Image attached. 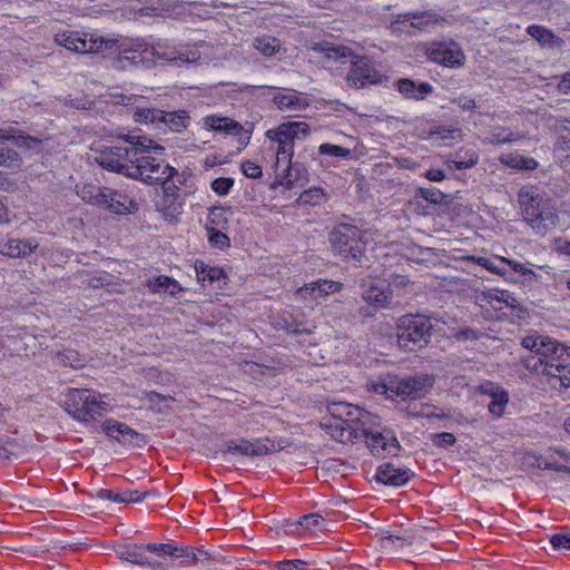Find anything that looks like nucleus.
Returning <instances> with one entry per match:
<instances>
[{"label":"nucleus","instance_id":"nucleus-1","mask_svg":"<svg viewBox=\"0 0 570 570\" xmlns=\"http://www.w3.org/2000/svg\"><path fill=\"white\" fill-rule=\"evenodd\" d=\"M129 40V43L120 42L118 38H55V40L66 49L77 53H102L105 56L118 55L121 63L147 65L154 61V58L174 62L176 65L190 63L199 59L197 51L183 52L176 49H163L148 47L147 43L135 38H122ZM126 65H124L125 67Z\"/></svg>","mask_w":570,"mask_h":570},{"label":"nucleus","instance_id":"nucleus-2","mask_svg":"<svg viewBox=\"0 0 570 570\" xmlns=\"http://www.w3.org/2000/svg\"><path fill=\"white\" fill-rule=\"evenodd\" d=\"M521 344L531 352L523 358L527 370L547 376V383L560 392L570 389V347L542 335H528Z\"/></svg>","mask_w":570,"mask_h":570},{"label":"nucleus","instance_id":"nucleus-3","mask_svg":"<svg viewBox=\"0 0 570 570\" xmlns=\"http://www.w3.org/2000/svg\"><path fill=\"white\" fill-rule=\"evenodd\" d=\"M309 126L304 121L283 122L276 128L268 129L266 137L277 144L275 161V184L285 189L304 186L308 181V170L302 163H292L294 140L305 138Z\"/></svg>","mask_w":570,"mask_h":570},{"label":"nucleus","instance_id":"nucleus-4","mask_svg":"<svg viewBox=\"0 0 570 570\" xmlns=\"http://www.w3.org/2000/svg\"><path fill=\"white\" fill-rule=\"evenodd\" d=\"M125 142L139 145L135 163L130 166V178L138 179L147 185L171 184V178L177 175L176 168L167 161L158 158L165 148L146 136L126 135Z\"/></svg>","mask_w":570,"mask_h":570},{"label":"nucleus","instance_id":"nucleus-5","mask_svg":"<svg viewBox=\"0 0 570 570\" xmlns=\"http://www.w3.org/2000/svg\"><path fill=\"white\" fill-rule=\"evenodd\" d=\"M518 200L524 222L539 235L557 224L553 200L539 187L524 186L518 193Z\"/></svg>","mask_w":570,"mask_h":570},{"label":"nucleus","instance_id":"nucleus-6","mask_svg":"<svg viewBox=\"0 0 570 570\" xmlns=\"http://www.w3.org/2000/svg\"><path fill=\"white\" fill-rule=\"evenodd\" d=\"M315 50L321 51L327 59L345 62L351 61L352 67L347 73L346 81L351 87L364 88L368 85L380 83L382 75L374 63L366 57H358L345 46H334L330 42L317 43Z\"/></svg>","mask_w":570,"mask_h":570},{"label":"nucleus","instance_id":"nucleus-7","mask_svg":"<svg viewBox=\"0 0 570 570\" xmlns=\"http://www.w3.org/2000/svg\"><path fill=\"white\" fill-rule=\"evenodd\" d=\"M107 396L88 389H69L65 401V410L80 422H92L109 411Z\"/></svg>","mask_w":570,"mask_h":570},{"label":"nucleus","instance_id":"nucleus-8","mask_svg":"<svg viewBox=\"0 0 570 570\" xmlns=\"http://www.w3.org/2000/svg\"><path fill=\"white\" fill-rule=\"evenodd\" d=\"M333 249L344 257L361 261L370 234L351 224L337 225L331 234Z\"/></svg>","mask_w":570,"mask_h":570},{"label":"nucleus","instance_id":"nucleus-9","mask_svg":"<svg viewBox=\"0 0 570 570\" xmlns=\"http://www.w3.org/2000/svg\"><path fill=\"white\" fill-rule=\"evenodd\" d=\"M432 324L422 315H404L397 323V342L404 350L426 345L431 337Z\"/></svg>","mask_w":570,"mask_h":570},{"label":"nucleus","instance_id":"nucleus-10","mask_svg":"<svg viewBox=\"0 0 570 570\" xmlns=\"http://www.w3.org/2000/svg\"><path fill=\"white\" fill-rule=\"evenodd\" d=\"M126 144L127 145L125 146L116 145L106 148L96 158L97 163L105 169L121 173L130 177V166H132L135 163L139 145L129 142Z\"/></svg>","mask_w":570,"mask_h":570},{"label":"nucleus","instance_id":"nucleus-11","mask_svg":"<svg viewBox=\"0 0 570 570\" xmlns=\"http://www.w3.org/2000/svg\"><path fill=\"white\" fill-rule=\"evenodd\" d=\"M379 419L368 424H362L358 439H365L367 446L374 455H395L400 449L399 442L391 431L375 429Z\"/></svg>","mask_w":570,"mask_h":570},{"label":"nucleus","instance_id":"nucleus-12","mask_svg":"<svg viewBox=\"0 0 570 570\" xmlns=\"http://www.w3.org/2000/svg\"><path fill=\"white\" fill-rule=\"evenodd\" d=\"M39 246L36 238H17L10 233H0V255L9 258H23L32 254Z\"/></svg>","mask_w":570,"mask_h":570},{"label":"nucleus","instance_id":"nucleus-13","mask_svg":"<svg viewBox=\"0 0 570 570\" xmlns=\"http://www.w3.org/2000/svg\"><path fill=\"white\" fill-rule=\"evenodd\" d=\"M157 210L160 212L165 219L176 220L183 212V197L178 187L171 184H165L163 194L156 200Z\"/></svg>","mask_w":570,"mask_h":570},{"label":"nucleus","instance_id":"nucleus-14","mask_svg":"<svg viewBox=\"0 0 570 570\" xmlns=\"http://www.w3.org/2000/svg\"><path fill=\"white\" fill-rule=\"evenodd\" d=\"M434 379L430 375H417L403 379L396 383L395 393L403 399H422L432 389Z\"/></svg>","mask_w":570,"mask_h":570},{"label":"nucleus","instance_id":"nucleus-15","mask_svg":"<svg viewBox=\"0 0 570 570\" xmlns=\"http://www.w3.org/2000/svg\"><path fill=\"white\" fill-rule=\"evenodd\" d=\"M330 417L341 419L346 423L368 424L375 420V416L367 411L360 409L351 403L333 402L327 406Z\"/></svg>","mask_w":570,"mask_h":570},{"label":"nucleus","instance_id":"nucleus-16","mask_svg":"<svg viewBox=\"0 0 570 570\" xmlns=\"http://www.w3.org/2000/svg\"><path fill=\"white\" fill-rule=\"evenodd\" d=\"M119 559L138 564L146 566L153 570H164L167 564L163 561L153 560L145 554V544H122L116 549Z\"/></svg>","mask_w":570,"mask_h":570},{"label":"nucleus","instance_id":"nucleus-17","mask_svg":"<svg viewBox=\"0 0 570 570\" xmlns=\"http://www.w3.org/2000/svg\"><path fill=\"white\" fill-rule=\"evenodd\" d=\"M325 432L341 443L353 442L358 439L362 424L346 423L341 419L330 417L321 423Z\"/></svg>","mask_w":570,"mask_h":570},{"label":"nucleus","instance_id":"nucleus-18","mask_svg":"<svg viewBox=\"0 0 570 570\" xmlns=\"http://www.w3.org/2000/svg\"><path fill=\"white\" fill-rule=\"evenodd\" d=\"M104 432L121 444L140 445L144 436L122 422L108 419L102 424Z\"/></svg>","mask_w":570,"mask_h":570},{"label":"nucleus","instance_id":"nucleus-19","mask_svg":"<svg viewBox=\"0 0 570 570\" xmlns=\"http://www.w3.org/2000/svg\"><path fill=\"white\" fill-rule=\"evenodd\" d=\"M169 4L163 0H150L147 4L134 1L129 4L128 18L148 23L150 18L165 17Z\"/></svg>","mask_w":570,"mask_h":570},{"label":"nucleus","instance_id":"nucleus-20","mask_svg":"<svg viewBox=\"0 0 570 570\" xmlns=\"http://www.w3.org/2000/svg\"><path fill=\"white\" fill-rule=\"evenodd\" d=\"M476 303L482 308H493L495 311H502L504 307L514 306V297L508 291H501L491 288L482 291L475 296Z\"/></svg>","mask_w":570,"mask_h":570},{"label":"nucleus","instance_id":"nucleus-21","mask_svg":"<svg viewBox=\"0 0 570 570\" xmlns=\"http://www.w3.org/2000/svg\"><path fill=\"white\" fill-rule=\"evenodd\" d=\"M101 199V205L115 214H127L137 209V204L129 196L108 187H105Z\"/></svg>","mask_w":570,"mask_h":570},{"label":"nucleus","instance_id":"nucleus-22","mask_svg":"<svg viewBox=\"0 0 570 570\" xmlns=\"http://www.w3.org/2000/svg\"><path fill=\"white\" fill-rule=\"evenodd\" d=\"M342 287L343 285L340 282L321 279L299 287L297 294L304 299H318L340 292Z\"/></svg>","mask_w":570,"mask_h":570},{"label":"nucleus","instance_id":"nucleus-23","mask_svg":"<svg viewBox=\"0 0 570 570\" xmlns=\"http://www.w3.org/2000/svg\"><path fill=\"white\" fill-rule=\"evenodd\" d=\"M429 26L430 20L428 16L411 13L399 17V19L392 23L393 32H404L407 35H411L416 30L422 32H432V30L429 29Z\"/></svg>","mask_w":570,"mask_h":570},{"label":"nucleus","instance_id":"nucleus-24","mask_svg":"<svg viewBox=\"0 0 570 570\" xmlns=\"http://www.w3.org/2000/svg\"><path fill=\"white\" fill-rule=\"evenodd\" d=\"M430 59L445 67L455 68L463 65L464 55L462 50L455 46L446 47L440 45L431 50Z\"/></svg>","mask_w":570,"mask_h":570},{"label":"nucleus","instance_id":"nucleus-25","mask_svg":"<svg viewBox=\"0 0 570 570\" xmlns=\"http://www.w3.org/2000/svg\"><path fill=\"white\" fill-rule=\"evenodd\" d=\"M413 473L409 469H401L394 466L392 463H386L377 469V480L384 484L401 487L407 483Z\"/></svg>","mask_w":570,"mask_h":570},{"label":"nucleus","instance_id":"nucleus-26","mask_svg":"<svg viewBox=\"0 0 570 570\" xmlns=\"http://www.w3.org/2000/svg\"><path fill=\"white\" fill-rule=\"evenodd\" d=\"M273 101L281 110L301 111L308 107L307 98L293 89L277 92Z\"/></svg>","mask_w":570,"mask_h":570},{"label":"nucleus","instance_id":"nucleus-27","mask_svg":"<svg viewBox=\"0 0 570 570\" xmlns=\"http://www.w3.org/2000/svg\"><path fill=\"white\" fill-rule=\"evenodd\" d=\"M227 452L239 453L249 456H261L267 454L269 452V448L265 442L261 440L252 442L242 439L238 441H229L227 443Z\"/></svg>","mask_w":570,"mask_h":570},{"label":"nucleus","instance_id":"nucleus-28","mask_svg":"<svg viewBox=\"0 0 570 570\" xmlns=\"http://www.w3.org/2000/svg\"><path fill=\"white\" fill-rule=\"evenodd\" d=\"M396 88L404 98L414 100H423L433 91V87L429 82H420L416 85L409 78L397 80Z\"/></svg>","mask_w":570,"mask_h":570},{"label":"nucleus","instance_id":"nucleus-29","mask_svg":"<svg viewBox=\"0 0 570 570\" xmlns=\"http://www.w3.org/2000/svg\"><path fill=\"white\" fill-rule=\"evenodd\" d=\"M471 261L476 263L479 266H482L487 271L497 274L503 277L507 282L515 283L517 278L513 276L512 272L505 267L503 256H494L492 258L489 257H471Z\"/></svg>","mask_w":570,"mask_h":570},{"label":"nucleus","instance_id":"nucleus-30","mask_svg":"<svg viewBox=\"0 0 570 570\" xmlns=\"http://www.w3.org/2000/svg\"><path fill=\"white\" fill-rule=\"evenodd\" d=\"M204 126L207 129L230 134V135H239L243 130V127L239 122L222 116L209 115L203 118Z\"/></svg>","mask_w":570,"mask_h":570},{"label":"nucleus","instance_id":"nucleus-31","mask_svg":"<svg viewBox=\"0 0 570 570\" xmlns=\"http://www.w3.org/2000/svg\"><path fill=\"white\" fill-rule=\"evenodd\" d=\"M543 465L549 470L570 473V453L556 449L544 459Z\"/></svg>","mask_w":570,"mask_h":570},{"label":"nucleus","instance_id":"nucleus-32","mask_svg":"<svg viewBox=\"0 0 570 570\" xmlns=\"http://www.w3.org/2000/svg\"><path fill=\"white\" fill-rule=\"evenodd\" d=\"M161 124L169 128L171 131L180 132L186 129L190 124V117L186 110L178 111H164Z\"/></svg>","mask_w":570,"mask_h":570},{"label":"nucleus","instance_id":"nucleus-33","mask_svg":"<svg viewBox=\"0 0 570 570\" xmlns=\"http://www.w3.org/2000/svg\"><path fill=\"white\" fill-rule=\"evenodd\" d=\"M507 268H509L513 276L517 278V282L522 283H532L537 279V274L529 267H527L524 264H522L519 261L510 259L504 257V261H502Z\"/></svg>","mask_w":570,"mask_h":570},{"label":"nucleus","instance_id":"nucleus-34","mask_svg":"<svg viewBox=\"0 0 570 570\" xmlns=\"http://www.w3.org/2000/svg\"><path fill=\"white\" fill-rule=\"evenodd\" d=\"M500 161L508 167L515 169L533 170L538 167V161L531 157H524L518 154H505L500 157Z\"/></svg>","mask_w":570,"mask_h":570},{"label":"nucleus","instance_id":"nucleus-35","mask_svg":"<svg viewBox=\"0 0 570 570\" xmlns=\"http://www.w3.org/2000/svg\"><path fill=\"white\" fill-rule=\"evenodd\" d=\"M195 271L197 274L198 282H200L203 285H205V283L212 284L215 281H219L225 276L224 271L222 268L208 266L203 262H196Z\"/></svg>","mask_w":570,"mask_h":570},{"label":"nucleus","instance_id":"nucleus-36","mask_svg":"<svg viewBox=\"0 0 570 570\" xmlns=\"http://www.w3.org/2000/svg\"><path fill=\"white\" fill-rule=\"evenodd\" d=\"M478 155L474 150H460L454 159L449 161V167L458 170L473 167L478 163Z\"/></svg>","mask_w":570,"mask_h":570},{"label":"nucleus","instance_id":"nucleus-37","mask_svg":"<svg viewBox=\"0 0 570 570\" xmlns=\"http://www.w3.org/2000/svg\"><path fill=\"white\" fill-rule=\"evenodd\" d=\"M164 110L156 108H137L134 118L137 122L160 125Z\"/></svg>","mask_w":570,"mask_h":570},{"label":"nucleus","instance_id":"nucleus-38","mask_svg":"<svg viewBox=\"0 0 570 570\" xmlns=\"http://www.w3.org/2000/svg\"><path fill=\"white\" fill-rule=\"evenodd\" d=\"M327 198L328 194L323 188L311 187L299 195L298 200L305 205L318 206L323 204Z\"/></svg>","mask_w":570,"mask_h":570},{"label":"nucleus","instance_id":"nucleus-39","mask_svg":"<svg viewBox=\"0 0 570 570\" xmlns=\"http://www.w3.org/2000/svg\"><path fill=\"white\" fill-rule=\"evenodd\" d=\"M490 394L492 396V400L490 401V403L488 405L489 412L492 415L499 417L503 414V412L505 410V405L509 401V395L505 391L498 390V389L495 392H493L491 390Z\"/></svg>","mask_w":570,"mask_h":570},{"label":"nucleus","instance_id":"nucleus-40","mask_svg":"<svg viewBox=\"0 0 570 570\" xmlns=\"http://www.w3.org/2000/svg\"><path fill=\"white\" fill-rule=\"evenodd\" d=\"M105 187L86 184L78 189V195L86 202L94 205H101Z\"/></svg>","mask_w":570,"mask_h":570},{"label":"nucleus","instance_id":"nucleus-41","mask_svg":"<svg viewBox=\"0 0 570 570\" xmlns=\"http://www.w3.org/2000/svg\"><path fill=\"white\" fill-rule=\"evenodd\" d=\"M363 298L370 304L384 306L389 303L390 293L377 285H372L364 292Z\"/></svg>","mask_w":570,"mask_h":570},{"label":"nucleus","instance_id":"nucleus-42","mask_svg":"<svg viewBox=\"0 0 570 570\" xmlns=\"http://www.w3.org/2000/svg\"><path fill=\"white\" fill-rule=\"evenodd\" d=\"M254 47L265 57H272L281 49L278 38H255Z\"/></svg>","mask_w":570,"mask_h":570},{"label":"nucleus","instance_id":"nucleus-43","mask_svg":"<svg viewBox=\"0 0 570 570\" xmlns=\"http://www.w3.org/2000/svg\"><path fill=\"white\" fill-rule=\"evenodd\" d=\"M155 553L158 557H170L176 559L178 554V546L170 543H148L145 544V552Z\"/></svg>","mask_w":570,"mask_h":570},{"label":"nucleus","instance_id":"nucleus-44","mask_svg":"<svg viewBox=\"0 0 570 570\" xmlns=\"http://www.w3.org/2000/svg\"><path fill=\"white\" fill-rule=\"evenodd\" d=\"M435 256V253L432 248L429 247H421V246H413L409 249L407 257L409 259L417 263H424L429 264L433 262V258Z\"/></svg>","mask_w":570,"mask_h":570},{"label":"nucleus","instance_id":"nucleus-45","mask_svg":"<svg viewBox=\"0 0 570 570\" xmlns=\"http://www.w3.org/2000/svg\"><path fill=\"white\" fill-rule=\"evenodd\" d=\"M208 242L215 248L223 249L229 246V238L226 234L214 226H206Z\"/></svg>","mask_w":570,"mask_h":570},{"label":"nucleus","instance_id":"nucleus-46","mask_svg":"<svg viewBox=\"0 0 570 570\" xmlns=\"http://www.w3.org/2000/svg\"><path fill=\"white\" fill-rule=\"evenodd\" d=\"M318 153L321 155H327L336 158H344L347 159L351 157L352 151L350 149L343 148L337 145H331V144H322L318 147Z\"/></svg>","mask_w":570,"mask_h":570},{"label":"nucleus","instance_id":"nucleus-47","mask_svg":"<svg viewBox=\"0 0 570 570\" xmlns=\"http://www.w3.org/2000/svg\"><path fill=\"white\" fill-rule=\"evenodd\" d=\"M167 282H168V276L159 275V276L149 278L146 282V286L148 287L150 293L166 294L167 289H168Z\"/></svg>","mask_w":570,"mask_h":570},{"label":"nucleus","instance_id":"nucleus-48","mask_svg":"<svg viewBox=\"0 0 570 570\" xmlns=\"http://www.w3.org/2000/svg\"><path fill=\"white\" fill-rule=\"evenodd\" d=\"M220 556L212 554L206 550L198 549L196 556L194 554V563L199 564L204 568L209 567L214 563L220 562Z\"/></svg>","mask_w":570,"mask_h":570},{"label":"nucleus","instance_id":"nucleus-49","mask_svg":"<svg viewBox=\"0 0 570 570\" xmlns=\"http://www.w3.org/2000/svg\"><path fill=\"white\" fill-rule=\"evenodd\" d=\"M20 157L13 149H0V166L19 167Z\"/></svg>","mask_w":570,"mask_h":570},{"label":"nucleus","instance_id":"nucleus-50","mask_svg":"<svg viewBox=\"0 0 570 570\" xmlns=\"http://www.w3.org/2000/svg\"><path fill=\"white\" fill-rule=\"evenodd\" d=\"M233 186L234 179L229 177H219L212 183V189L220 196L227 195Z\"/></svg>","mask_w":570,"mask_h":570},{"label":"nucleus","instance_id":"nucleus-51","mask_svg":"<svg viewBox=\"0 0 570 570\" xmlns=\"http://www.w3.org/2000/svg\"><path fill=\"white\" fill-rule=\"evenodd\" d=\"M323 522H324V519L321 514L311 513V514L303 515L299 519L298 524L307 530H312L314 528H320Z\"/></svg>","mask_w":570,"mask_h":570},{"label":"nucleus","instance_id":"nucleus-52","mask_svg":"<svg viewBox=\"0 0 570 570\" xmlns=\"http://www.w3.org/2000/svg\"><path fill=\"white\" fill-rule=\"evenodd\" d=\"M550 543L554 550H570V533H556L551 535Z\"/></svg>","mask_w":570,"mask_h":570},{"label":"nucleus","instance_id":"nucleus-53","mask_svg":"<svg viewBox=\"0 0 570 570\" xmlns=\"http://www.w3.org/2000/svg\"><path fill=\"white\" fill-rule=\"evenodd\" d=\"M431 440L434 445L443 448L452 446L456 441L455 436L450 432L435 433Z\"/></svg>","mask_w":570,"mask_h":570},{"label":"nucleus","instance_id":"nucleus-54","mask_svg":"<svg viewBox=\"0 0 570 570\" xmlns=\"http://www.w3.org/2000/svg\"><path fill=\"white\" fill-rule=\"evenodd\" d=\"M145 495L146 492L141 493L138 490H127L118 493V503L140 502Z\"/></svg>","mask_w":570,"mask_h":570},{"label":"nucleus","instance_id":"nucleus-55","mask_svg":"<svg viewBox=\"0 0 570 570\" xmlns=\"http://www.w3.org/2000/svg\"><path fill=\"white\" fill-rule=\"evenodd\" d=\"M242 173L248 178H259L262 176V168L254 161L246 160L242 163Z\"/></svg>","mask_w":570,"mask_h":570},{"label":"nucleus","instance_id":"nucleus-56","mask_svg":"<svg viewBox=\"0 0 570 570\" xmlns=\"http://www.w3.org/2000/svg\"><path fill=\"white\" fill-rule=\"evenodd\" d=\"M222 223H226L224 209L217 208V207L210 209V212L208 214L207 226H214L217 228L218 226H220Z\"/></svg>","mask_w":570,"mask_h":570},{"label":"nucleus","instance_id":"nucleus-57","mask_svg":"<svg viewBox=\"0 0 570 570\" xmlns=\"http://www.w3.org/2000/svg\"><path fill=\"white\" fill-rule=\"evenodd\" d=\"M420 196L432 204H439L442 200V193L435 188H420Z\"/></svg>","mask_w":570,"mask_h":570},{"label":"nucleus","instance_id":"nucleus-58","mask_svg":"<svg viewBox=\"0 0 570 570\" xmlns=\"http://www.w3.org/2000/svg\"><path fill=\"white\" fill-rule=\"evenodd\" d=\"M306 562L299 559L296 560H283L277 562V568L281 570H304Z\"/></svg>","mask_w":570,"mask_h":570},{"label":"nucleus","instance_id":"nucleus-59","mask_svg":"<svg viewBox=\"0 0 570 570\" xmlns=\"http://www.w3.org/2000/svg\"><path fill=\"white\" fill-rule=\"evenodd\" d=\"M21 139H24V137L17 136V130L14 128H0V144L7 140H16V144L20 145Z\"/></svg>","mask_w":570,"mask_h":570},{"label":"nucleus","instance_id":"nucleus-60","mask_svg":"<svg viewBox=\"0 0 570 570\" xmlns=\"http://www.w3.org/2000/svg\"><path fill=\"white\" fill-rule=\"evenodd\" d=\"M198 552V549L180 546L178 547V554L176 559L184 558L188 564L194 563V554Z\"/></svg>","mask_w":570,"mask_h":570},{"label":"nucleus","instance_id":"nucleus-61","mask_svg":"<svg viewBox=\"0 0 570 570\" xmlns=\"http://www.w3.org/2000/svg\"><path fill=\"white\" fill-rule=\"evenodd\" d=\"M452 101L462 110H472L476 107L475 100L469 96H460L454 98Z\"/></svg>","mask_w":570,"mask_h":570},{"label":"nucleus","instance_id":"nucleus-62","mask_svg":"<svg viewBox=\"0 0 570 570\" xmlns=\"http://www.w3.org/2000/svg\"><path fill=\"white\" fill-rule=\"evenodd\" d=\"M481 333L476 330H473V328H462L459 331V333L456 334V337L459 340H478L480 337Z\"/></svg>","mask_w":570,"mask_h":570},{"label":"nucleus","instance_id":"nucleus-63","mask_svg":"<svg viewBox=\"0 0 570 570\" xmlns=\"http://www.w3.org/2000/svg\"><path fill=\"white\" fill-rule=\"evenodd\" d=\"M454 132L455 131L452 129H448V128L439 126L434 130L431 131V135L435 136L436 139L445 140L449 138H453Z\"/></svg>","mask_w":570,"mask_h":570},{"label":"nucleus","instance_id":"nucleus-64","mask_svg":"<svg viewBox=\"0 0 570 570\" xmlns=\"http://www.w3.org/2000/svg\"><path fill=\"white\" fill-rule=\"evenodd\" d=\"M556 249L563 255L570 256V240L562 238L556 239Z\"/></svg>","mask_w":570,"mask_h":570}]
</instances>
